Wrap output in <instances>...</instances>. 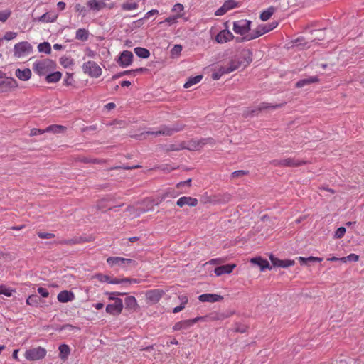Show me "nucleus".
Instances as JSON below:
<instances>
[{"label":"nucleus","instance_id":"19","mask_svg":"<svg viewBox=\"0 0 364 364\" xmlns=\"http://www.w3.org/2000/svg\"><path fill=\"white\" fill-rule=\"evenodd\" d=\"M17 87V82L13 78L0 80V92H6L10 88Z\"/></svg>","mask_w":364,"mask_h":364},{"label":"nucleus","instance_id":"43","mask_svg":"<svg viewBox=\"0 0 364 364\" xmlns=\"http://www.w3.org/2000/svg\"><path fill=\"white\" fill-rule=\"evenodd\" d=\"M122 282H134V283H136V279H112L110 278V281H109V284H119V283H122Z\"/></svg>","mask_w":364,"mask_h":364},{"label":"nucleus","instance_id":"8","mask_svg":"<svg viewBox=\"0 0 364 364\" xmlns=\"http://www.w3.org/2000/svg\"><path fill=\"white\" fill-rule=\"evenodd\" d=\"M110 0H90L87 2V6L92 11H99L103 9H112L114 7V2L107 3Z\"/></svg>","mask_w":364,"mask_h":364},{"label":"nucleus","instance_id":"58","mask_svg":"<svg viewBox=\"0 0 364 364\" xmlns=\"http://www.w3.org/2000/svg\"><path fill=\"white\" fill-rule=\"evenodd\" d=\"M61 243L64 244V245H74V244L80 243V240H78L77 238L66 240L63 241Z\"/></svg>","mask_w":364,"mask_h":364},{"label":"nucleus","instance_id":"1","mask_svg":"<svg viewBox=\"0 0 364 364\" xmlns=\"http://www.w3.org/2000/svg\"><path fill=\"white\" fill-rule=\"evenodd\" d=\"M56 67L55 63L48 58L36 60L33 65V70L38 75H47Z\"/></svg>","mask_w":364,"mask_h":364},{"label":"nucleus","instance_id":"42","mask_svg":"<svg viewBox=\"0 0 364 364\" xmlns=\"http://www.w3.org/2000/svg\"><path fill=\"white\" fill-rule=\"evenodd\" d=\"M11 11L10 10H4L0 11V21L4 23L10 17Z\"/></svg>","mask_w":364,"mask_h":364},{"label":"nucleus","instance_id":"6","mask_svg":"<svg viewBox=\"0 0 364 364\" xmlns=\"http://www.w3.org/2000/svg\"><path fill=\"white\" fill-rule=\"evenodd\" d=\"M83 72L92 77H98L102 75V68L95 61L89 60L83 63Z\"/></svg>","mask_w":364,"mask_h":364},{"label":"nucleus","instance_id":"24","mask_svg":"<svg viewBox=\"0 0 364 364\" xmlns=\"http://www.w3.org/2000/svg\"><path fill=\"white\" fill-rule=\"evenodd\" d=\"M15 75L19 80L26 81L31 78V71L29 68H25L24 70L17 69Z\"/></svg>","mask_w":364,"mask_h":364},{"label":"nucleus","instance_id":"32","mask_svg":"<svg viewBox=\"0 0 364 364\" xmlns=\"http://www.w3.org/2000/svg\"><path fill=\"white\" fill-rule=\"evenodd\" d=\"M207 321H217V320H223L225 318L228 317V315H225L223 313H219V312H213L210 314L205 316Z\"/></svg>","mask_w":364,"mask_h":364},{"label":"nucleus","instance_id":"29","mask_svg":"<svg viewBox=\"0 0 364 364\" xmlns=\"http://www.w3.org/2000/svg\"><path fill=\"white\" fill-rule=\"evenodd\" d=\"M318 78L316 77H310L298 81L296 83V87L301 88L304 87L306 85L317 82Z\"/></svg>","mask_w":364,"mask_h":364},{"label":"nucleus","instance_id":"53","mask_svg":"<svg viewBox=\"0 0 364 364\" xmlns=\"http://www.w3.org/2000/svg\"><path fill=\"white\" fill-rule=\"evenodd\" d=\"M247 326H245V325L237 324L236 327L235 328V331L236 332H239L241 333H245L247 331Z\"/></svg>","mask_w":364,"mask_h":364},{"label":"nucleus","instance_id":"54","mask_svg":"<svg viewBox=\"0 0 364 364\" xmlns=\"http://www.w3.org/2000/svg\"><path fill=\"white\" fill-rule=\"evenodd\" d=\"M46 129H32L31 130V133H30V135L31 136H36V135H38V134H43L44 133H46Z\"/></svg>","mask_w":364,"mask_h":364},{"label":"nucleus","instance_id":"63","mask_svg":"<svg viewBox=\"0 0 364 364\" xmlns=\"http://www.w3.org/2000/svg\"><path fill=\"white\" fill-rule=\"evenodd\" d=\"M109 294V300H113L114 301V299L117 298L114 297V296H119V295H124V293H119V292H111L108 293Z\"/></svg>","mask_w":364,"mask_h":364},{"label":"nucleus","instance_id":"11","mask_svg":"<svg viewBox=\"0 0 364 364\" xmlns=\"http://www.w3.org/2000/svg\"><path fill=\"white\" fill-rule=\"evenodd\" d=\"M235 57L238 63H241V66L243 68L247 67L252 60V54L249 50H244Z\"/></svg>","mask_w":364,"mask_h":364},{"label":"nucleus","instance_id":"17","mask_svg":"<svg viewBox=\"0 0 364 364\" xmlns=\"http://www.w3.org/2000/svg\"><path fill=\"white\" fill-rule=\"evenodd\" d=\"M235 267V264L221 265L215 268L214 273L215 274L216 276L220 277L225 274H230Z\"/></svg>","mask_w":364,"mask_h":364},{"label":"nucleus","instance_id":"37","mask_svg":"<svg viewBox=\"0 0 364 364\" xmlns=\"http://www.w3.org/2000/svg\"><path fill=\"white\" fill-rule=\"evenodd\" d=\"M203 78L202 75H196L195 77H190L188 81L184 84L185 88H190L193 85L198 83Z\"/></svg>","mask_w":364,"mask_h":364},{"label":"nucleus","instance_id":"38","mask_svg":"<svg viewBox=\"0 0 364 364\" xmlns=\"http://www.w3.org/2000/svg\"><path fill=\"white\" fill-rule=\"evenodd\" d=\"M183 10H184V6L183 4H181L180 3L176 4L172 9L173 12L177 13V14L176 15V18H181L183 16V14L182 13L183 11Z\"/></svg>","mask_w":364,"mask_h":364},{"label":"nucleus","instance_id":"25","mask_svg":"<svg viewBox=\"0 0 364 364\" xmlns=\"http://www.w3.org/2000/svg\"><path fill=\"white\" fill-rule=\"evenodd\" d=\"M250 262L254 264L258 265L260 267L261 270L269 268V264L268 261L262 259L261 257L252 258L250 259Z\"/></svg>","mask_w":364,"mask_h":364},{"label":"nucleus","instance_id":"34","mask_svg":"<svg viewBox=\"0 0 364 364\" xmlns=\"http://www.w3.org/2000/svg\"><path fill=\"white\" fill-rule=\"evenodd\" d=\"M139 4L136 1H129L122 4V9L124 11H132L137 9Z\"/></svg>","mask_w":364,"mask_h":364},{"label":"nucleus","instance_id":"45","mask_svg":"<svg viewBox=\"0 0 364 364\" xmlns=\"http://www.w3.org/2000/svg\"><path fill=\"white\" fill-rule=\"evenodd\" d=\"M346 228L344 227H341L337 229V230L335 232V237L336 238H342L345 233H346Z\"/></svg>","mask_w":364,"mask_h":364},{"label":"nucleus","instance_id":"36","mask_svg":"<svg viewBox=\"0 0 364 364\" xmlns=\"http://www.w3.org/2000/svg\"><path fill=\"white\" fill-rule=\"evenodd\" d=\"M136 55L142 58H147L150 55L149 50L144 48L137 47L134 48Z\"/></svg>","mask_w":364,"mask_h":364},{"label":"nucleus","instance_id":"21","mask_svg":"<svg viewBox=\"0 0 364 364\" xmlns=\"http://www.w3.org/2000/svg\"><path fill=\"white\" fill-rule=\"evenodd\" d=\"M269 259L272 263V264L275 267H288L290 266H293L294 264V261L293 260H282L279 259H277L272 255L269 257Z\"/></svg>","mask_w":364,"mask_h":364},{"label":"nucleus","instance_id":"64","mask_svg":"<svg viewBox=\"0 0 364 364\" xmlns=\"http://www.w3.org/2000/svg\"><path fill=\"white\" fill-rule=\"evenodd\" d=\"M267 25L269 27V31H271L277 27L278 23L277 21H272L269 23H267Z\"/></svg>","mask_w":364,"mask_h":364},{"label":"nucleus","instance_id":"16","mask_svg":"<svg viewBox=\"0 0 364 364\" xmlns=\"http://www.w3.org/2000/svg\"><path fill=\"white\" fill-rule=\"evenodd\" d=\"M198 299L201 302L214 303L223 300V296L216 294H203L198 296Z\"/></svg>","mask_w":364,"mask_h":364},{"label":"nucleus","instance_id":"3","mask_svg":"<svg viewBox=\"0 0 364 364\" xmlns=\"http://www.w3.org/2000/svg\"><path fill=\"white\" fill-rule=\"evenodd\" d=\"M46 353V350L43 347H31L25 351L24 357L28 360L36 361L43 359Z\"/></svg>","mask_w":364,"mask_h":364},{"label":"nucleus","instance_id":"14","mask_svg":"<svg viewBox=\"0 0 364 364\" xmlns=\"http://www.w3.org/2000/svg\"><path fill=\"white\" fill-rule=\"evenodd\" d=\"M164 291L161 289H151L146 292L145 296L146 300L153 304L157 303L162 297Z\"/></svg>","mask_w":364,"mask_h":364},{"label":"nucleus","instance_id":"31","mask_svg":"<svg viewBox=\"0 0 364 364\" xmlns=\"http://www.w3.org/2000/svg\"><path fill=\"white\" fill-rule=\"evenodd\" d=\"M66 130V127L62 125L53 124L48 126L46 131V132H53V133H62Z\"/></svg>","mask_w":364,"mask_h":364},{"label":"nucleus","instance_id":"27","mask_svg":"<svg viewBox=\"0 0 364 364\" xmlns=\"http://www.w3.org/2000/svg\"><path fill=\"white\" fill-rule=\"evenodd\" d=\"M62 77V74L60 72H53L52 73H48L46 77V82L48 83H55L58 82Z\"/></svg>","mask_w":364,"mask_h":364},{"label":"nucleus","instance_id":"40","mask_svg":"<svg viewBox=\"0 0 364 364\" xmlns=\"http://www.w3.org/2000/svg\"><path fill=\"white\" fill-rule=\"evenodd\" d=\"M279 107H280V105H271L267 102H262L258 106V110L262 111V110H265V109H275Z\"/></svg>","mask_w":364,"mask_h":364},{"label":"nucleus","instance_id":"56","mask_svg":"<svg viewBox=\"0 0 364 364\" xmlns=\"http://www.w3.org/2000/svg\"><path fill=\"white\" fill-rule=\"evenodd\" d=\"M38 292L44 298H46L49 296V292L47 289L43 287H39L38 289Z\"/></svg>","mask_w":364,"mask_h":364},{"label":"nucleus","instance_id":"51","mask_svg":"<svg viewBox=\"0 0 364 364\" xmlns=\"http://www.w3.org/2000/svg\"><path fill=\"white\" fill-rule=\"evenodd\" d=\"M189 320V322L191 323V326H193L195 323H196L197 322L200 321H206L207 319H206V317L205 316H198V317H196L193 319H188Z\"/></svg>","mask_w":364,"mask_h":364},{"label":"nucleus","instance_id":"62","mask_svg":"<svg viewBox=\"0 0 364 364\" xmlns=\"http://www.w3.org/2000/svg\"><path fill=\"white\" fill-rule=\"evenodd\" d=\"M159 14V11L156 10V9H152L149 11H148L145 16H144V18H149L152 15H154V14Z\"/></svg>","mask_w":364,"mask_h":364},{"label":"nucleus","instance_id":"22","mask_svg":"<svg viewBox=\"0 0 364 364\" xmlns=\"http://www.w3.org/2000/svg\"><path fill=\"white\" fill-rule=\"evenodd\" d=\"M241 63H238L235 57H234L229 63L228 66L223 67L222 73H230L240 68Z\"/></svg>","mask_w":364,"mask_h":364},{"label":"nucleus","instance_id":"61","mask_svg":"<svg viewBox=\"0 0 364 364\" xmlns=\"http://www.w3.org/2000/svg\"><path fill=\"white\" fill-rule=\"evenodd\" d=\"M222 70H223V67H221L219 70L218 72L217 73H214L212 75V77L213 80H218L220 79V77H221L222 75H223L224 73H222Z\"/></svg>","mask_w":364,"mask_h":364},{"label":"nucleus","instance_id":"50","mask_svg":"<svg viewBox=\"0 0 364 364\" xmlns=\"http://www.w3.org/2000/svg\"><path fill=\"white\" fill-rule=\"evenodd\" d=\"M248 171L244 170L235 171L232 173V178H238L247 175Z\"/></svg>","mask_w":364,"mask_h":364},{"label":"nucleus","instance_id":"12","mask_svg":"<svg viewBox=\"0 0 364 364\" xmlns=\"http://www.w3.org/2000/svg\"><path fill=\"white\" fill-rule=\"evenodd\" d=\"M235 36L228 29L220 31L215 36V41L220 44L230 42L234 39Z\"/></svg>","mask_w":364,"mask_h":364},{"label":"nucleus","instance_id":"9","mask_svg":"<svg viewBox=\"0 0 364 364\" xmlns=\"http://www.w3.org/2000/svg\"><path fill=\"white\" fill-rule=\"evenodd\" d=\"M269 27L267 24L259 25L252 33L242 38V41H248L255 39L262 35L269 32Z\"/></svg>","mask_w":364,"mask_h":364},{"label":"nucleus","instance_id":"47","mask_svg":"<svg viewBox=\"0 0 364 364\" xmlns=\"http://www.w3.org/2000/svg\"><path fill=\"white\" fill-rule=\"evenodd\" d=\"M299 260L302 264H306L308 262H311V261L316 262V261H318V257H307V258L299 257Z\"/></svg>","mask_w":364,"mask_h":364},{"label":"nucleus","instance_id":"48","mask_svg":"<svg viewBox=\"0 0 364 364\" xmlns=\"http://www.w3.org/2000/svg\"><path fill=\"white\" fill-rule=\"evenodd\" d=\"M96 278H97V279L100 282H107V283L109 284L110 277L109 276H107V275L102 274H98L96 275Z\"/></svg>","mask_w":364,"mask_h":364},{"label":"nucleus","instance_id":"20","mask_svg":"<svg viewBox=\"0 0 364 364\" xmlns=\"http://www.w3.org/2000/svg\"><path fill=\"white\" fill-rule=\"evenodd\" d=\"M57 299L61 303H66L73 301L75 299V294L72 291L63 290L58 294Z\"/></svg>","mask_w":364,"mask_h":364},{"label":"nucleus","instance_id":"41","mask_svg":"<svg viewBox=\"0 0 364 364\" xmlns=\"http://www.w3.org/2000/svg\"><path fill=\"white\" fill-rule=\"evenodd\" d=\"M223 4L228 11L238 7V3L235 0H227Z\"/></svg>","mask_w":364,"mask_h":364},{"label":"nucleus","instance_id":"15","mask_svg":"<svg viewBox=\"0 0 364 364\" xmlns=\"http://www.w3.org/2000/svg\"><path fill=\"white\" fill-rule=\"evenodd\" d=\"M198 203V199L190 196H182L176 202V205L182 208L184 205H188L190 207H196Z\"/></svg>","mask_w":364,"mask_h":364},{"label":"nucleus","instance_id":"39","mask_svg":"<svg viewBox=\"0 0 364 364\" xmlns=\"http://www.w3.org/2000/svg\"><path fill=\"white\" fill-rule=\"evenodd\" d=\"M38 49L39 52L45 53L46 54H50L51 53V46L48 42L40 43L38 46Z\"/></svg>","mask_w":364,"mask_h":364},{"label":"nucleus","instance_id":"59","mask_svg":"<svg viewBox=\"0 0 364 364\" xmlns=\"http://www.w3.org/2000/svg\"><path fill=\"white\" fill-rule=\"evenodd\" d=\"M191 179H188V180H186L185 181H181V182L178 183L177 185H176V187L178 188H181L182 186H183L185 185L191 186Z\"/></svg>","mask_w":364,"mask_h":364},{"label":"nucleus","instance_id":"4","mask_svg":"<svg viewBox=\"0 0 364 364\" xmlns=\"http://www.w3.org/2000/svg\"><path fill=\"white\" fill-rule=\"evenodd\" d=\"M251 21L247 19H240L233 22L232 29L234 32L240 36H246L248 35L251 27Z\"/></svg>","mask_w":364,"mask_h":364},{"label":"nucleus","instance_id":"30","mask_svg":"<svg viewBox=\"0 0 364 364\" xmlns=\"http://www.w3.org/2000/svg\"><path fill=\"white\" fill-rule=\"evenodd\" d=\"M89 37V32L84 28H80L76 31L75 38L82 41H86Z\"/></svg>","mask_w":364,"mask_h":364},{"label":"nucleus","instance_id":"57","mask_svg":"<svg viewBox=\"0 0 364 364\" xmlns=\"http://www.w3.org/2000/svg\"><path fill=\"white\" fill-rule=\"evenodd\" d=\"M225 262L224 259L216 258L210 259L208 263L210 264H220Z\"/></svg>","mask_w":364,"mask_h":364},{"label":"nucleus","instance_id":"26","mask_svg":"<svg viewBox=\"0 0 364 364\" xmlns=\"http://www.w3.org/2000/svg\"><path fill=\"white\" fill-rule=\"evenodd\" d=\"M191 323L189 322V320H183L180 321L174 324L173 326V330L176 331H181V330H186L191 328Z\"/></svg>","mask_w":364,"mask_h":364},{"label":"nucleus","instance_id":"10","mask_svg":"<svg viewBox=\"0 0 364 364\" xmlns=\"http://www.w3.org/2000/svg\"><path fill=\"white\" fill-rule=\"evenodd\" d=\"M123 309V302L121 299H116L113 304H108L106 306L107 313L116 316L122 313Z\"/></svg>","mask_w":364,"mask_h":364},{"label":"nucleus","instance_id":"2","mask_svg":"<svg viewBox=\"0 0 364 364\" xmlns=\"http://www.w3.org/2000/svg\"><path fill=\"white\" fill-rule=\"evenodd\" d=\"M107 262L111 267L118 266L124 269H127L129 267H135L137 265L135 260L121 257H109L107 259Z\"/></svg>","mask_w":364,"mask_h":364},{"label":"nucleus","instance_id":"7","mask_svg":"<svg viewBox=\"0 0 364 364\" xmlns=\"http://www.w3.org/2000/svg\"><path fill=\"white\" fill-rule=\"evenodd\" d=\"M184 128V125L182 124H175L172 127L164 126L159 131L147 132L149 134H152L155 136L159 135H165V136H171L176 132L183 130Z\"/></svg>","mask_w":364,"mask_h":364},{"label":"nucleus","instance_id":"13","mask_svg":"<svg viewBox=\"0 0 364 364\" xmlns=\"http://www.w3.org/2000/svg\"><path fill=\"white\" fill-rule=\"evenodd\" d=\"M304 164L303 161L294 158H287L275 161V164L280 166L294 167L299 166Z\"/></svg>","mask_w":364,"mask_h":364},{"label":"nucleus","instance_id":"46","mask_svg":"<svg viewBox=\"0 0 364 364\" xmlns=\"http://www.w3.org/2000/svg\"><path fill=\"white\" fill-rule=\"evenodd\" d=\"M38 236L41 239H52V238L55 237V235L53 233L41 232H38Z\"/></svg>","mask_w":364,"mask_h":364},{"label":"nucleus","instance_id":"35","mask_svg":"<svg viewBox=\"0 0 364 364\" xmlns=\"http://www.w3.org/2000/svg\"><path fill=\"white\" fill-rule=\"evenodd\" d=\"M58 349L60 351V358L63 360H65L68 358V355H69L70 351L69 346L66 344H61L59 346Z\"/></svg>","mask_w":364,"mask_h":364},{"label":"nucleus","instance_id":"60","mask_svg":"<svg viewBox=\"0 0 364 364\" xmlns=\"http://www.w3.org/2000/svg\"><path fill=\"white\" fill-rule=\"evenodd\" d=\"M347 259L348 261L358 262L359 259V256L354 253H352L347 256Z\"/></svg>","mask_w":364,"mask_h":364},{"label":"nucleus","instance_id":"49","mask_svg":"<svg viewBox=\"0 0 364 364\" xmlns=\"http://www.w3.org/2000/svg\"><path fill=\"white\" fill-rule=\"evenodd\" d=\"M13 291L6 288L4 286L0 287V294H4L6 296H11L12 295Z\"/></svg>","mask_w":364,"mask_h":364},{"label":"nucleus","instance_id":"55","mask_svg":"<svg viewBox=\"0 0 364 364\" xmlns=\"http://www.w3.org/2000/svg\"><path fill=\"white\" fill-rule=\"evenodd\" d=\"M227 11V9L225 7V5L223 4L220 8H219L215 12V16H223L224 15Z\"/></svg>","mask_w":364,"mask_h":364},{"label":"nucleus","instance_id":"23","mask_svg":"<svg viewBox=\"0 0 364 364\" xmlns=\"http://www.w3.org/2000/svg\"><path fill=\"white\" fill-rule=\"evenodd\" d=\"M58 16V14L55 12H48L43 14L38 18V21L43 23H52L55 21Z\"/></svg>","mask_w":364,"mask_h":364},{"label":"nucleus","instance_id":"5","mask_svg":"<svg viewBox=\"0 0 364 364\" xmlns=\"http://www.w3.org/2000/svg\"><path fill=\"white\" fill-rule=\"evenodd\" d=\"M33 52L32 46L27 41L16 43L14 48V55L16 58H23Z\"/></svg>","mask_w":364,"mask_h":364},{"label":"nucleus","instance_id":"28","mask_svg":"<svg viewBox=\"0 0 364 364\" xmlns=\"http://www.w3.org/2000/svg\"><path fill=\"white\" fill-rule=\"evenodd\" d=\"M276 9L274 6H270L260 14V19L263 21L269 20L273 14L275 12Z\"/></svg>","mask_w":364,"mask_h":364},{"label":"nucleus","instance_id":"52","mask_svg":"<svg viewBox=\"0 0 364 364\" xmlns=\"http://www.w3.org/2000/svg\"><path fill=\"white\" fill-rule=\"evenodd\" d=\"M182 50V46L181 45H175L171 49V55H179Z\"/></svg>","mask_w":364,"mask_h":364},{"label":"nucleus","instance_id":"18","mask_svg":"<svg viewBox=\"0 0 364 364\" xmlns=\"http://www.w3.org/2000/svg\"><path fill=\"white\" fill-rule=\"evenodd\" d=\"M132 53L128 50H124L121 53L119 58V63L122 67H127L132 63Z\"/></svg>","mask_w":364,"mask_h":364},{"label":"nucleus","instance_id":"33","mask_svg":"<svg viewBox=\"0 0 364 364\" xmlns=\"http://www.w3.org/2000/svg\"><path fill=\"white\" fill-rule=\"evenodd\" d=\"M125 305L127 309H135L137 306V301L134 296H130L125 299Z\"/></svg>","mask_w":364,"mask_h":364},{"label":"nucleus","instance_id":"44","mask_svg":"<svg viewBox=\"0 0 364 364\" xmlns=\"http://www.w3.org/2000/svg\"><path fill=\"white\" fill-rule=\"evenodd\" d=\"M16 36H17V33L13 32V31H8L4 34L3 38H1V39L6 40V41H11V40L14 39Z\"/></svg>","mask_w":364,"mask_h":364}]
</instances>
